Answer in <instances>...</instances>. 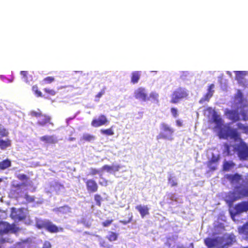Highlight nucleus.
<instances>
[{"label": "nucleus", "instance_id": "nucleus-1", "mask_svg": "<svg viewBox=\"0 0 248 248\" xmlns=\"http://www.w3.org/2000/svg\"><path fill=\"white\" fill-rule=\"evenodd\" d=\"M188 95V91L187 89L184 87H178L172 93L170 102L172 104H177L181 100L187 98Z\"/></svg>", "mask_w": 248, "mask_h": 248}, {"label": "nucleus", "instance_id": "nucleus-2", "mask_svg": "<svg viewBox=\"0 0 248 248\" xmlns=\"http://www.w3.org/2000/svg\"><path fill=\"white\" fill-rule=\"evenodd\" d=\"M161 131L157 136V140L165 139L171 140H173V134L174 130L170 127L168 124L162 123L160 124Z\"/></svg>", "mask_w": 248, "mask_h": 248}, {"label": "nucleus", "instance_id": "nucleus-3", "mask_svg": "<svg viewBox=\"0 0 248 248\" xmlns=\"http://www.w3.org/2000/svg\"><path fill=\"white\" fill-rule=\"evenodd\" d=\"M19 228L14 223L10 224L5 221H0V235L2 236L9 233H15L19 231Z\"/></svg>", "mask_w": 248, "mask_h": 248}, {"label": "nucleus", "instance_id": "nucleus-4", "mask_svg": "<svg viewBox=\"0 0 248 248\" xmlns=\"http://www.w3.org/2000/svg\"><path fill=\"white\" fill-rule=\"evenodd\" d=\"M136 99L141 101L145 102L149 100L148 93L146 89L143 87H139L135 90L134 93Z\"/></svg>", "mask_w": 248, "mask_h": 248}, {"label": "nucleus", "instance_id": "nucleus-5", "mask_svg": "<svg viewBox=\"0 0 248 248\" xmlns=\"http://www.w3.org/2000/svg\"><path fill=\"white\" fill-rule=\"evenodd\" d=\"M109 123V121L107 117L104 115H100L98 118L93 119L91 125L94 127H98L102 125H108Z\"/></svg>", "mask_w": 248, "mask_h": 248}, {"label": "nucleus", "instance_id": "nucleus-6", "mask_svg": "<svg viewBox=\"0 0 248 248\" xmlns=\"http://www.w3.org/2000/svg\"><path fill=\"white\" fill-rule=\"evenodd\" d=\"M85 183L87 190L89 193H94L97 191L98 186L95 180L90 179L86 180Z\"/></svg>", "mask_w": 248, "mask_h": 248}, {"label": "nucleus", "instance_id": "nucleus-7", "mask_svg": "<svg viewBox=\"0 0 248 248\" xmlns=\"http://www.w3.org/2000/svg\"><path fill=\"white\" fill-rule=\"evenodd\" d=\"M221 238H206L204 242L205 245L209 248H212L218 246L221 243Z\"/></svg>", "mask_w": 248, "mask_h": 248}, {"label": "nucleus", "instance_id": "nucleus-8", "mask_svg": "<svg viewBox=\"0 0 248 248\" xmlns=\"http://www.w3.org/2000/svg\"><path fill=\"white\" fill-rule=\"evenodd\" d=\"M40 118L37 122V124L38 125L44 126L47 124H50L52 126L54 125L53 123L51 122V118L50 116L43 113Z\"/></svg>", "mask_w": 248, "mask_h": 248}, {"label": "nucleus", "instance_id": "nucleus-9", "mask_svg": "<svg viewBox=\"0 0 248 248\" xmlns=\"http://www.w3.org/2000/svg\"><path fill=\"white\" fill-rule=\"evenodd\" d=\"M238 155L242 159H245L248 157V146L244 143L241 142L239 147Z\"/></svg>", "mask_w": 248, "mask_h": 248}, {"label": "nucleus", "instance_id": "nucleus-10", "mask_svg": "<svg viewBox=\"0 0 248 248\" xmlns=\"http://www.w3.org/2000/svg\"><path fill=\"white\" fill-rule=\"evenodd\" d=\"M219 159L220 157L219 155L217 156L213 155L211 158L207 162V165L208 168L212 170H216Z\"/></svg>", "mask_w": 248, "mask_h": 248}, {"label": "nucleus", "instance_id": "nucleus-11", "mask_svg": "<svg viewBox=\"0 0 248 248\" xmlns=\"http://www.w3.org/2000/svg\"><path fill=\"white\" fill-rule=\"evenodd\" d=\"M227 118L233 122L238 121L240 120L239 113L236 110H229L226 112Z\"/></svg>", "mask_w": 248, "mask_h": 248}, {"label": "nucleus", "instance_id": "nucleus-12", "mask_svg": "<svg viewBox=\"0 0 248 248\" xmlns=\"http://www.w3.org/2000/svg\"><path fill=\"white\" fill-rule=\"evenodd\" d=\"M40 140L47 144H55L58 142V140L54 135H45L41 137Z\"/></svg>", "mask_w": 248, "mask_h": 248}, {"label": "nucleus", "instance_id": "nucleus-13", "mask_svg": "<svg viewBox=\"0 0 248 248\" xmlns=\"http://www.w3.org/2000/svg\"><path fill=\"white\" fill-rule=\"evenodd\" d=\"M235 214H237L248 211V202H240L235 206Z\"/></svg>", "mask_w": 248, "mask_h": 248}, {"label": "nucleus", "instance_id": "nucleus-14", "mask_svg": "<svg viewBox=\"0 0 248 248\" xmlns=\"http://www.w3.org/2000/svg\"><path fill=\"white\" fill-rule=\"evenodd\" d=\"M46 230L50 233H57L59 232H63V229L62 227H58L49 221Z\"/></svg>", "mask_w": 248, "mask_h": 248}, {"label": "nucleus", "instance_id": "nucleus-15", "mask_svg": "<svg viewBox=\"0 0 248 248\" xmlns=\"http://www.w3.org/2000/svg\"><path fill=\"white\" fill-rule=\"evenodd\" d=\"M219 128L220 129L219 135L220 138L227 139L229 137L230 133L231 130L230 127L224 126L223 127H221Z\"/></svg>", "mask_w": 248, "mask_h": 248}, {"label": "nucleus", "instance_id": "nucleus-16", "mask_svg": "<svg viewBox=\"0 0 248 248\" xmlns=\"http://www.w3.org/2000/svg\"><path fill=\"white\" fill-rule=\"evenodd\" d=\"M121 168L119 165L109 166L108 165H105L101 168V170L106 171L108 172H116L118 171Z\"/></svg>", "mask_w": 248, "mask_h": 248}, {"label": "nucleus", "instance_id": "nucleus-17", "mask_svg": "<svg viewBox=\"0 0 248 248\" xmlns=\"http://www.w3.org/2000/svg\"><path fill=\"white\" fill-rule=\"evenodd\" d=\"M136 209L140 212L142 217L149 214V208L147 206L139 205L136 207Z\"/></svg>", "mask_w": 248, "mask_h": 248}, {"label": "nucleus", "instance_id": "nucleus-18", "mask_svg": "<svg viewBox=\"0 0 248 248\" xmlns=\"http://www.w3.org/2000/svg\"><path fill=\"white\" fill-rule=\"evenodd\" d=\"M235 73V79L239 83H243L247 72L244 71H237Z\"/></svg>", "mask_w": 248, "mask_h": 248}, {"label": "nucleus", "instance_id": "nucleus-19", "mask_svg": "<svg viewBox=\"0 0 248 248\" xmlns=\"http://www.w3.org/2000/svg\"><path fill=\"white\" fill-rule=\"evenodd\" d=\"M238 231L240 234L245 235L246 239H248V221L242 226L239 227Z\"/></svg>", "mask_w": 248, "mask_h": 248}, {"label": "nucleus", "instance_id": "nucleus-20", "mask_svg": "<svg viewBox=\"0 0 248 248\" xmlns=\"http://www.w3.org/2000/svg\"><path fill=\"white\" fill-rule=\"evenodd\" d=\"M141 75V72L139 71H134L131 73V82L133 84H136L138 82Z\"/></svg>", "mask_w": 248, "mask_h": 248}, {"label": "nucleus", "instance_id": "nucleus-21", "mask_svg": "<svg viewBox=\"0 0 248 248\" xmlns=\"http://www.w3.org/2000/svg\"><path fill=\"white\" fill-rule=\"evenodd\" d=\"M213 122L216 124L217 128H220L223 125V120L221 118L217 115L216 112L213 114Z\"/></svg>", "mask_w": 248, "mask_h": 248}, {"label": "nucleus", "instance_id": "nucleus-22", "mask_svg": "<svg viewBox=\"0 0 248 248\" xmlns=\"http://www.w3.org/2000/svg\"><path fill=\"white\" fill-rule=\"evenodd\" d=\"M49 221L48 220H38L36 222V226L39 229H45L46 230Z\"/></svg>", "mask_w": 248, "mask_h": 248}, {"label": "nucleus", "instance_id": "nucleus-23", "mask_svg": "<svg viewBox=\"0 0 248 248\" xmlns=\"http://www.w3.org/2000/svg\"><path fill=\"white\" fill-rule=\"evenodd\" d=\"M11 166V162L8 159H6L0 162V170H4Z\"/></svg>", "mask_w": 248, "mask_h": 248}, {"label": "nucleus", "instance_id": "nucleus-24", "mask_svg": "<svg viewBox=\"0 0 248 248\" xmlns=\"http://www.w3.org/2000/svg\"><path fill=\"white\" fill-rule=\"evenodd\" d=\"M56 211L61 214H67L71 212L70 208L66 205L58 208Z\"/></svg>", "mask_w": 248, "mask_h": 248}, {"label": "nucleus", "instance_id": "nucleus-25", "mask_svg": "<svg viewBox=\"0 0 248 248\" xmlns=\"http://www.w3.org/2000/svg\"><path fill=\"white\" fill-rule=\"evenodd\" d=\"M11 145V142L9 139L4 140L0 139V148L1 150L5 149L6 148L10 146Z\"/></svg>", "mask_w": 248, "mask_h": 248}, {"label": "nucleus", "instance_id": "nucleus-26", "mask_svg": "<svg viewBox=\"0 0 248 248\" xmlns=\"http://www.w3.org/2000/svg\"><path fill=\"white\" fill-rule=\"evenodd\" d=\"M229 137L231 138H233L235 140H237L240 138V134L237 131L236 129H231V132L230 133Z\"/></svg>", "mask_w": 248, "mask_h": 248}, {"label": "nucleus", "instance_id": "nucleus-27", "mask_svg": "<svg viewBox=\"0 0 248 248\" xmlns=\"http://www.w3.org/2000/svg\"><path fill=\"white\" fill-rule=\"evenodd\" d=\"M168 184L171 187L176 186L178 185L176 179L175 178L171 175L168 177Z\"/></svg>", "mask_w": 248, "mask_h": 248}, {"label": "nucleus", "instance_id": "nucleus-28", "mask_svg": "<svg viewBox=\"0 0 248 248\" xmlns=\"http://www.w3.org/2000/svg\"><path fill=\"white\" fill-rule=\"evenodd\" d=\"M237 126L238 129L241 130L242 133L248 134V125H245L241 123H238Z\"/></svg>", "mask_w": 248, "mask_h": 248}, {"label": "nucleus", "instance_id": "nucleus-29", "mask_svg": "<svg viewBox=\"0 0 248 248\" xmlns=\"http://www.w3.org/2000/svg\"><path fill=\"white\" fill-rule=\"evenodd\" d=\"M112 126L110 128L106 129H101L100 130V132L102 134L107 135V136H112L114 135V132L112 129Z\"/></svg>", "mask_w": 248, "mask_h": 248}, {"label": "nucleus", "instance_id": "nucleus-30", "mask_svg": "<svg viewBox=\"0 0 248 248\" xmlns=\"http://www.w3.org/2000/svg\"><path fill=\"white\" fill-rule=\"evenodd\" d=\"M118 238V234L111 232H109L108 235L107 236V238L109 241H114L117 239Z\"/></svg>", "mask_w": 248, "mask_h": 248}, {"label": "nucleus", "instance_id": "nucleus-31", "mask_svg": "<svg viewBox=\"0 0 248 248\" xmlns=\"http://www.w3.org/2000/svg\"><path fill=\"white\" fill-rule=\"evenodd\" d=\"M82 139L84 141L90 142L95 139V137L92 135L85 134L83 135Z\"/></svg>", "mask_w": 248, "mask_h": 248}, {"label": "nucleus", "instance_id": "nucleus-32", "mask_svg": "<svg viewBox=\"0 0 248 248\" xmlns=\"http://www.w3.org/2000/svg\"><path fill=\"white\" fill-rule=\"evenodd\" d=\"M43 113L40 109H38V111L31 110L30 112V115L32 117L40 118Z\"/></svg>", "mask_w": 248, "mask_h": 248}, {"label": "nucleus", "instance_id": "nucleus-33", "mask_svg": "<svg viewBox=\"0 0 248 248\" xmlns=\"http://www.w3.org/2000/svg\"><path fill=\"white\" fill-rule=\"evenodd\" d=\"M32 91L34 92L37 97H42V93L38 89L37 85H33L32 87Z\"/></svg>", "mask_w": 248, "mask_h": 248}, {"label": "nucleus", "instance_id": "nucleus-34", "mask_svg": "<svg viewBox=\"0 0 248 248\" xmlns=\"http://www.w3.org/2000/svg\"><path fill=\"white\" fill-rule=\"evenodd\" d=\"M236 192H230L229 193V197L231 198V200L226 202H234L237 200L239 198L236 196Z\"/></svg>", "mask_w": 248, "mask_h": 248}, {"label": "nucleus", "instance_id": "nucleus-35", "mask_svg": "<svg viewBox=\"0 0 248 248\" xmlns=\"http://www.w3.org/2000/svg\"><path fill=\"white\" fill-rule=\"evenodd\" d=\"M212 94L206 93L199 101L200 103H202L205 101H208L212 96Z\"/></svg>", "mask_w": 248, "mask_h": 248}, {"label": "nucleus", "instance_id": "nucleus-36", "mask_svg": "<svg viewBox=\"0 0 248 248\" xmlns=\"http://www.w3.org/2000/svg\"><path fill=\"white\" fill-rule=\"evenodd\" d=\"M233 166L234 164L233 163L225 161L223 164V170L225 171H228Z\"/></svg>", "mask_w": 248, "mask_h": 248}, {"label": "nucleus", "instance_id": "nucleus-37", "mask_svg": "<svg viewBox=\"0 0 248 248\" xmlns=\"http://www.w3.org/2000/svg\"><path fill=\"white\" fill-rule=\"evenodd\" d=\"M55 81V78L53 77H47L44 78L43 80V82L45 84H50Z\"/></svg>", "mask_w": 248, "mask_h": 248}, {"label": "nucleus", "instance_id": "nucleus-38", "mask_svg": "<svg viewBox=\"0 0 248 248\" xmlns=\"http://www.w3.org/2000/svg\"><path fill=\"white\" fill-rule=\"evenodd\" d=\"M100 173V170L95 169V168H91L90 169V171H89V173L88 174V175H90V176H94V175H95L96 174H99Z\"/></svg>", "mask_w": 248, "mask_h": 248}, {"label": "nucleus", "instance_id": "nucleus-39", "mask_svg": "<svg viewBox=\"0 0 248 248\" xmlns=\"http://www.w3.org/2000/svg\"><path fill=\"white\" fill-rule=\"evenodd\" d=\"M20 75L22 76L24 81L26 82H28V75L29 73L27 71H21L20 72Z\"/></svg>", "mask_w": 248, "mask_h": 248}, {"label": "nucleus", "instance_id": "nucleus-40", "mask_svg": "<svg viewBox=\"0 0 248 248\" xmlns=\"http://www.w3.org/2000/svg\"><path fill=\"white\" fill-rule=\"evenodd\" d=\"M159 95L157 93L155 92H151L149 95V99L150 98H151L152 99L158 101V98Z\"/></svg>", "mask_w": 248, "mask_h": 248}, {"label": "nucleus", "instance_id": "nucleus-41", "mask_svg": "<svg viewBox=\"0 0 248 248\" xmlns=\"http://www.w3.org/2000/svg\"><path fill=\"white\" fill-rule=\"evenodd\" d=\"M100 178L101 180L99 182V185L101 186H107L108 185V181L105 178L101 177V175H100Z\"/></svg>", "mask_w": 248, "mask_h": 248}, {"label": "nucleus", "instance_id": "nucleus-42", "mask_svg": "<svg viewBox=\"0 0 248 248\" xmlns=\"http://www.w3.org/2000/svg\"><path fill=\"white\" fill-rule=\"evenodd\" d=\"M16 177L20 181H26L29 177L25 174H18L16 175Z\"/></svg>", "mask_w": 248, "mask_h": 248}, {"label": "nucleus", "instance_id": "nucleus-43", "mask_svg": "<svg viewBox=\"0 0 248 248\" xmlns=\"http://www.w3.org/2000/svg\"><path fill=\"white\" fill-rule=\"evenodd\" d=\"M113 219H107L105 221L102 222V225L103 227H106L109 226L113 222Z\"/></svg>", "mask_w": 248, "mask_h": 248}, {"label": "nucleus", "instance_id": "nucleus-44", "mask_svg": "<svg viewBox=\"0 0 248 248\" xmlns=\"http://www.w3.org/2000/svg\"><path fill=\"white\" fill-rule=\"evenodd\" d=\"M44 91H45L46 93H48V94H50V95H55V94H56V91H55L54 90H53V89H47V88H45V89H44Z\"/></svg>", "mask_w": 248, "mask_h": 248}, {"label": "nucleus", "instance_id": "nucleus-45", "mask_svg": "<svg viewBox=\"0 0 248 248\" xmlns=\"http://www.w3.org/2000/svg\"><path fill=\"white\" fill-rule=\"evenodd\" d=\"M170 112L173 117L176 118L178 116L177 109L175 108H170Z\"/></svg>", "mask_w": 248, "mask_h": 248}, {"label": "nucleus", "instance_id": "nucleus-46", "mask_svg": "<svg viewBox=\"0 0 248 248\" xmlns=\"http://www.w3.org/2000/svg\"><path fill=\"white\" fill-rule=\"evenodd\" d=\"M26 186V185L24 183H18L17 184H12V187L16 188L17 189H20L21 186Z\"/></svg>", "mask_w": 248, "mask_h": 248}, {"label": "nucleus", "instance_id": "nucleus-47", "mask_svg": "<svg viewBox=\"0 0 248 248\" xmlns=\"http://www.w3.org/2000/svg\"><path fill=\"white\" fill-rule=\"evenodd\" d=\"M8 132L5 128H0V136L2 137H6L8 136Z\"/></svg>", "mask_w": 248, "mask_h": 248}, {"label": "nucleus", "instance_id": "nucleus-48", "mask_svg": "<svg viewBox=\"0 0 248 248\" xmlns=\"http://www.w3.org/2000/svg\"><path fill=\"white\" fill-rule=\"evenodd\" d=\"M214 87V84H210L208 87L207 93H209V94H211L213 95L214 92V90H213Z\"/></svg>", "mask_w": 248, "mask_h": 248}, {"label": "nucleus", "instance_id": "nucleus-49", "mask_svg": "<svg viewBox=\"0 0 248 248\" xmlns=\"http://www.w3.org/2000/svg\"><path fill=\"white\" fill-rule=\"evenodd\" d=\"M241 114L243 117V120L244 121L248 120V113L246 110H243L241 112Z\"/></svg>", "mask_w": 248, "mask_h": 248}, {"label": "nucleus", "instance_id": "nucleus-50", "mask_svg": "<svg viewBox=\"0 0 248 248\" xmlns=\"http://www.w3.org/2000/svg\"><path fill=\"white\" fill-rule=\"evenodd\" d=\"M105 89H103L100 92H99L96 95L95 98H97L96 101H98L99 98L105 93Z\"/></svg>", "mask_w": 248, "mask_h": 248}, {"label": "nucleus", "instance_id": "nucleus-51", "mask_svg": "<svg viewBox=\"0 0 248 248\" xmlns=\"http://www.w3.org/2000/svg\"><path fill=\"white\" fill-rule=\"evenodd\" d=\"M92 220H91V221H86V219L85 218H83L81 222L82 223H83V224L86 225L87 227H90L91 225V222H92Z\"/></svg>", "mask_w": 248, "mask_h": 248}, {"label": "nucleus", "instance_id": "nucleus-52", "mask_svg": "<svg viewBox=\"0 0 248 248\" xmlns=\"http://www.w3.org/2000/svg\"><path fill=\"white\" fill-rule=\"evenodd\" d=\"M241 178V176L238 174H235L232 177V179L233 181H238Z\"/></svg>", "mask_w": 248, "mask_h": 248}, {"label": "nucleus", "instance_id": "nucleus-53", "mask_svg": "<svg viewBox=\"0 0 248 248\" xmlns=\"http://www.w3.org/2000/svg\"><path fill=\"white\" fill-rule=\"evenodd\" d=\"M42 248H51V245L48 241H45L44 244Z\"/></svg>", "mask_w": 248, "mask_h": 248}, {"label": "nucleus", "instance_id": "nucleus-54", "mask_svg": "<svg viewBox=\"0 0 248 248\" xmlns=\"http://www.w3.org/2000/svg\"><path fill=\"white\" fill-rule=\"evenodd\" d=\"M25 198L26 199V200L27 201V202H33L34 199L32 197H31L30 196H29L27 194H25Z\"/></svg>", "mask_w": 248, "mask_h": 248}, {"label": "nucleus", "instance_id": "nucleus-55", "mask_svg": "<svg viewBox=\"0 0 248 248\" xmlns=\"http://www.w3.org/2000/svg\"><path fill=\"white\" fill-rule=\"evenodd\" d=\"M94 200L95 202H100L102 200V198L99 194H95L94 195Z\"/></svg>", "mask_w": 248, "mask_h": 248}, {"label": "nucleus", "instance_id": "nucleus-56", "mask_svg": "<svg viewBox=\"0 0 248 248\" xmlns=\"http://www.w3.org/2000/svg\"><path fill=\"white\" fill-rule=\"evenodd\" d=\"M14 212L13 211L12 213V215L13 216V217L15 218V219H19V220H22V219H23L24 218V217L17 216V215H14Z\"/></svg>", "mask_w": 248, "mask_h": 248}, {"label": "nucleus", "instance_id": "nucleus-57", "mask_svg": "<svg viewBox=\"0 0 248 248\" xmlns=\"http://www.w3.org/2000/svg\"><path fill=\"white\" fill-rule=\"evenodd\" d=\"M131 220H132V217H130V218H129V219H128L127 221H126V220H123V221H122V222H123L124 224H127V223H128L130 222L131 221Z\"/></svg>", "mask_w": 248, "mask_h": 248}, {"label": "nucleus", "instance_id": "nucleus-58", "mask_svg": "<svg viewBox=\"0 0 248 248\" xmlns=\"http://www.w3.org/2000/svg\"><path fill=\"white\" fill-rule=\"evenodd\" d=\"M225 149L228 152V154H230V146L228 144L225 145Z\"/></svg>", "mask_w": 248, "mask_h": 248}, {"label": "nucleus", "instance_id": "nucleus-59", "mask_svg": "<svg viewBox=\"0 0 248 248\" xmlns=\"http://www.w3.org/2000/svg\"><path fill=\"white\" fill-rule=\"evenodd\" d=\"M176 123V124L179 126H181L182 125V123L180 120H177Z\"/></svg>", "mask_w": 248, "mask_h": 248}, {"label": "nucleus", "instance_id": "nucleus-60", "mask_svg": "<svg viewBox=\"0 0 248 248\" xmlns=\"http://www.w3.org/2000/svg\"><path fill=\"white\" fill-rule=\"evenodd\" d=\"M186 76V73H183L181 76V78L183 79V80H184L185 79V77Z\"/></svg>", "mask_w": 248, "mask_h": 248}, {"label": "nucleus", "instance_id": "nucleus-61", "mask_svg": "<svg viewBox=\"0 0 248 248\" xmlns=\"http://www.w3.org/2000/svg\"><path fill=\"white\" fill-rule=\"evenodd\" d=\"M74 118H75V116H74V117H72V118H68L67 119V121H70V120H71L73 119Z\"/></svg>", "mask_w": 248, "mask_h": 248}, {"label": "nucleus", "instance_id": "nucleus-62", "mask_svg": "<svg viewBox=\"0 0 248 248\" xmlns=\"http://www.w3.org/2000/svg\"><path fill=\"white\" fill-rule=\"evenodd\" d=\"M0 241L1 243H4V242H6V241L4 239H3L0 240Z\"/></svg>", "mask_w": 248, "mask_h": 248}, {"label": "nucleus", "instance_id": "nucleus-63", "mask_svg": "<svg viewBox=\"0 0 248 248\" xmlns=\"http://www.w3.org/2000/svg\"><path fill=\"white\" fill-rule=\"evenodd\" d=\"M248 194V190L245 191V195H247Z\"/></svg>", "mask_w": 248, "mask_h": 248}, {"label": "nucleus", "instance_id": "nucleus-64", "mask_svg": "<svg viewBox=\"0 0 248 248\" xmlns=\"http://www.w3.org/2000/svg\"><path fill=\"white\" fill-rule=\"evenodd\" d=\"M228 203L229 204V206H231V205H232V203H233V202H228Z\"/></svg>", "mask_w": 248, "mask_h": 248}]
</instances>
